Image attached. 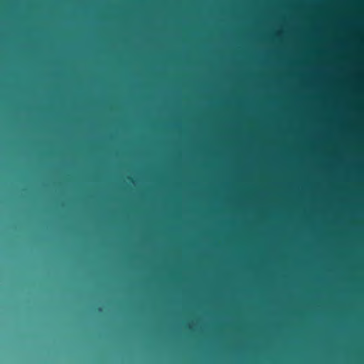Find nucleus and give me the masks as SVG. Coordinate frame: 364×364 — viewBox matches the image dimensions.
Wrapping results in <instances>:
<instances>
[{
  "instance_id": "1",
  "label": "nucleus",
  "mask_w": 364,
  "mask_h": 364,
  "mask_svg": "<svg viewBox=\"0 0 364 364\" xmlns=\"http://www.w3.org/2000/svg\"><path fill=\"white\" fill-rule=\"evenodd\" d=\"M98 311H102V309H101V308H99V309H98Z\"/></svg>"
}]
</instances>
